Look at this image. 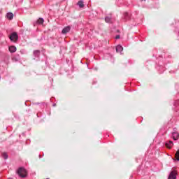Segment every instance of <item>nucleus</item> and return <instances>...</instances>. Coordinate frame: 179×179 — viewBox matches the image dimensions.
<instances>
[{
	"label": "nucleus",
	"mask_w": 179,
	"mask_h": 179,
	"mask_svg": "<svg viewBox=\"0 0 179 179\" xmlns=\"http://www.w3.org/2000/svg\"><path fill=\"white\" fill-rule=\"evenodd\" d=\"M17 173L20 176V177H22V178H24L27 176V171L23 168H20L17 171Z\"/></svg>",
	"instance_id": "1"
},
{
	"label": "nucleus",
	"mask_w": 179,
	"mask_h": 179,
	"mask_svg": "<svg viewBox=\"0 0 179 179\" xmlns=\"http://www.w3.org/2000/svg\"><path fill=\"white\" fill-rule=\"evenodd\" d=\"M18 38L19 36H17V34L16 32H13L10 35V40L11 41H13L14 43H16Z\"/></svg>",
	"instance_id": "2"
},
{
	"label": "nucleus",
	"mask_w": 179,
	"mask_h": 179,
	"mask_svg": "<svg viewBox=\"0 0 179 179\" xmlns=\"http://www.w3.org/2000/svg\"><path fill=\"white\" fill-rule=\"evenodd\" d=\"M177 178V170H173L169 174V179H176Z\"/></svg>",
	"instance_id": "3"
},
{
	"label": "nucleus",
	"mask_w": 179,
	"mask_h": 179,
	"mask_svg": "<svg viewBox=\"0 0 179 179\" xmlns=\"http://www.w3.org/2000/svg\"><path fill=\"white\" fill-rule=\"evenodd\" d=\"M173 145H174V143H173V141H167L165 143V146L167 148V149H171L173 148Z\"/></svg>",
	"instance_id": "4"
},
{
	"label": "nucleus",
	"mask_w": 179,
	"mask_h": 179,
	"mask_svg": "<svg viewBox=\"0 0 179 179\" xmlns=\"http://www.w3.org/2000/svg\"><path fill=\"white\" fill-rule=\"evenodd\" d=\"M71 31V27L67 26L63 29L62 31V34H66V33H69Z\"/></svg>",
	"instance_id": "5"
},
{
	"label": "nucleus",
	"mask_w": 179,
	"mask_h": 179,
	"mask_svg": "<svg viewBox=\"0 0 179 179\" xmlns=\"http://www.w3.org/2000/svg\"><path fill=\"white\" fill-rule=\"evenodd\" d=\"M179 138V134L177 132L173 133V141H177Z\"/></svg>",
	"instance_id": "6"
},
{
	"label": "nucleus",
	"mask_w": 179,
	"mask_h": 179,
	"mask_svg": "<svg viewBox=\"0 0 179 179\" xmlns=\"http://www.w3.org/2000/svg\"><path fill=\"white\" fill-rule=\"evenodd\" d=\"M123 50H124V48H122V46H121L120 45L116 47L117 52H121Z\"/></svg>",
	"instance_id": "7"
},
{
	"label": "nucleus",
	"mask_w": 179,
	"mask_h": 179,
	"mask_svg": "<svg viewBox=\"0 0 179 179\" xmlns=\"http://www.w3.org/2000/svg\"><path fill=\"white\" fill-rule=\"evenodd\" d=\"M8 50L10 52H16V48L15 46H10Z\"/></svg>",
	"instance_id": "8"
},
{
	"label": "nucleus",
	"mask_w": 179,
	"mask_h": 179,
	"mask_svg": "<svg viewBox=\"0 0 179 179\" xmlns=\"http://www.w3.org/2000/svg\"><path fill=\"white\" fill-rule=\"evenodd\" d=\"M105 22H106V23H111L113 22L111 20V16L106 17Z\"/></svg>",
	"instance_id": "9"
},
{
	"label": "nucleus",
	"mask_w": 179,
	"mask_h": 179,
	"mask_svg": "<svg viewBox=\"0 0 179 179\" xmlns=\"http://www.w3.org/2000/svg\"><path fill=\"white\" fill-rule=\"evenodd\" d=\"M7 19L12 20L13 19V14L12 13H7Z\"/></svg>",
	"instance_id": "10"
},
{
	"label": "nucleus",
	"mask_w": 179,
	"mask_h": 179,
	"mask_svg": "<svg viewBox=\"0 0 179 179\" xmlns=\"http://www.w3.org/2000/svg\"><path fill=\"white\" fill-rule=\"evenodd\" d=\"M36 23L38 24H43V23H44V19L43 18H39L37 21Z\"/></svg>",
	"instance_id": "11"
},
{
	"label": "nucleus",
	"mask_w": 179,
	"mask_h": 179,
	"mask_svg": "<svg viewBox=\"0 0 179 179\" xmlns=\"http://www.w3.org/2000/svg\"><path fill=\"white\" fill-rule=\"evenodd\" d=\"M78 5L79 6L80 8H84L85 7V4H83V1H79L78 2Z\"/></svg>",
	"instance_id": "12"
},
{
	"label": "nucleus",
	"mask_w": 179,
	"mask_h": 179,
	"mask_svg": "<svg viewBox=\"0 0 179 179\" xmlns=\"http://www.w3.org/2000/svg\"><path fill=\"white\" fill-rule=\"evenodd\" d=\"M1 156H2L3 159H8V153H6V152H2Z\"/></svg>",
	"instance_id": "13"
},
{
	"label": "nucleus",
	"mask_w": 179,
	"mask_h": 179,
	"mask_svg": "<svg viewBox=\"0 0 179 179\" xmlns=\"http://www.w3.org/2000/svg\"><path fill=\"white\" fill-rule=\"evenodd\" d=\"M175 157H176V160H179V150H178V151L176 152V153L175 155Z\"/></svg>",
	"instance_id": "14"
},
{
	"label": "nucleus",
	"mask_w": 179,
	"mask_h": 179,
	"mask_svg": "<svg viewBox=\"0 0 179 179\" xmlns=\"http://www.w3.org/2000/svg\"><path fill=\"white\" fill-rule=\"evenodd\" d=\"M34 54L35 55H40V50H35V51L34 52Z\"/></svg>",
	"instance_id": "15"
},
{
	"label": "nucleus",
	"mask_w": 179,
	"mask_h": 179,
	"mask_svg": "<svg viewBox=\"0 0 179 179\" xmlns=\"http://www.w3.org/2000/svg\"><path fill=\"white\" fill-rule=\"evenodd\" d=\"M115 38L118 40V38H120V35L116 36Z\"/></svg>",
	"instance_id": "16"
},
{
	"label": "nucleus",
	"mask_w": 179,
	"mask_h": 179,
	"mask_svg": "<svg viewBox=\"0 0 179 179\" xmlns=\"http://www.w3.org/2000/svg\"><path fill=\"white\" fill-rule=\"evenodd\" d=\"M0 80H1V77H0Z\"/></svg>",
	"instance_id": "17"
},
{
	"label": "nucleus",
	"mask_w": 179,
	"mask_h": 179,
	"mask_svg": "<svg viewBox=\"0 0 179 179\" xmlns=\"http://www.w3.org/2000/svg\"><path fill=\"white\" fill-rule=\"evenodd\" d=\"M47 179H48V178H47Z\"/></svg>",
	"instance_id": "18"
}]
</instances>
